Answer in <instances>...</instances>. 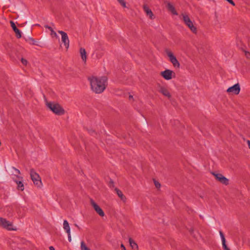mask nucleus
Masks as SVG:
<instances>
[{"label":"nucleus","mask_w":250,"mask_h":250,"mask_svg":"<svg viewBox=\"0 0 250 250\" xmlns=\"http://www.w3.org/2000/svg\"><path fill=\"white\" fill-rule=\"evenodd\" d=\"M88 80L90 83L91 88L93 92L97 94L102 93L106 88L107 78L106 77H89Z\"/></svg>","instance_id":"f257e3e1"},{"label":"nucleus","mask_w":250,"mask_h":250,"mask_svg":"<svg viewBox=\"0 0 250 250\" xmlns=\"http://www.w3.org/2000/svg\"><path fill=\"white\" fill-rule=\"evenodd\" d=\"M47 106L55 114L58 115H62L64 113V110L57 103L47 102Z\"/></svg>","instance_id":"f03ea898"},{"label":"nucleus","mask_w":250,"mask_h":250,"mask_svg":"<svg viewBox=\"0 0 250 250\" xmlns=\"http://www.w3.org/2000/svg\"><path fill=\"white\" fill-rule=\"evenodd\" d=\"M30 175L31 178L35 185L37 187H41L42 185L41 178L40 175L36 173L33 168H31L30 170Z\"/></svg>","instance_id":"7ed1b4c3"},{"label":"nucleus","mask_w":250,"mask_h":250,"mask_svg":"<svg viewBox=\"0 0 250 250\" xmlns=\"http://www.w3.org/2000/svg\"><path fill=\"white\" fill-rule=\"evenodd\" d=\"M0 227L8 230H16V228L13 227L12 223L7 221L6 219L0 217Z\"/></svg>","instance_id":"20e7f679"},{"label":"nucleus","mask_w":250,"mask_h":250,"mask_svg":"<svg viewBox=\"0 0 250 250\" xmlns=\"http://www.w3.org/2000/svg\"><path fill=\"white\" fill-rule=\"evenodd\" d=\"M183 19L185 23L189 27L190 30L193 33H196L197 28L195 26H194L192 21H191L188 16L187 15H183Z\"/></svg>","instance_id":"39448f33"},{"label":"nucleus","mask_w":250,"mask_h":250,"mask_svg":"<svg viewBox=\"0 0 250 250\" xmlns=\"http://www.w3.org/2000/svg\"><path fill=\"white\" fill-rule=\"evenodd\" d=\"M165 52L167 53V56L169 57V61L172 63L173 65L175 67L179 68L180 64L179 62L178 61L176 57L173 55V53L168 49H166L165 50Z\"/></svg>","instance_id":"423d86ee"},{"label":"nucleus","mask_w":250,"mask_h":250,"mask_svg":"<svg viewBox=\"0 0 250 250\" xmlns=\"http://www.w3.org/2000/svg\"><path fill=\"white\" fill-rule=\"evenodd\" d=\"M160 75L166 80H170L172 78H175V73L174 72L171 70L167 69L162 71Z\"/></svg>","instance_id":"0eeeda50"},{"label":"nucleus","mask_w":250,"mask_h":250,"mask_svg":"<svg viewBox=\"0 0 250 250\" xmlns=\"http://www.w3.org/2000/svg\"><path fill=\"white\" fill-rule=\"evenodd\" d=\"M211 174L214 176L216 180L220 182L221 183L227 186L229 184V180L226 177L224 176L220 173H216L214 172H212Z\"/></svg>","instance_id":"6e6552de"},{"label":"nucleus","mask_w":250,"mask_h":250,"mask_svg":"<svg viewBox=\"0 0 250 250\" xmlns=\"http://www.w3.org/2000/svg\"><path fill=\"white\" fill-rule=\"evenodd\" d=\"M90 204L94 208L95 211L101 217L104 216V213L101 207L96 203L92 199H90Z\"/></svg>","instance_id":"1a4fd4ad"},{"label":"nucleus","mask_w":250,"mask_h":250,"mask_svg":"<svg viewBox=\"0 0 250 250\" xmlns=\"http://www.w3.org/2000/svg\"><path fill=\"white\" fill-rule=\"evenodd\" d=\"M58 33L62 35V41L64 43L66 49L69 46V40L66 33L63 31H58Z\"/></svg>","instance_id":"9d476101"},{"label":"nucleus","mask_w":250,"mask_h":250,"mask_svg":"<svg viewBox=\"0 0 250 250\" xmlns=\"http://www.w3.org/2000/svg\"><path fill=\"white\" fill-rule=\"evenodd\" d=\"M240 91V87L238 83L235 84L233 86L229 87L227 90L228 93H233L236 95H238Z\"/></svg>","instance_id":"9b49d317"},{"label":"nucleus","mask_w":250,"mask_h":250,"mask_svg":"<svg viewBox=\"0 0 250 250\" xmlns=\"http://www.w3.org/2000/svg\"><path fill=\"white\" fill-rule=\"evenodd\" d=\"M11 26L16 34V36L18 39H20L21 37V31L17 27L14 22L12 21H10Z\"/></svg>","instance_id":"f8f14e48"},{"label":"nucleus","mask_w":250,"mask_h":250,"mask_svg":"<svg viewBox=\"0 0 250 250\" xmlns=\"http://www.w3.org/2000/svg\"><path fill=\"white\" fill-rule=\"evenodd\" d=\"M159 92L162 93L165 96L167 97L168 99H170L171 97L170 93L168 90L165 87L162 86H159Z\"/></svg>","instance_id":"ddd939ff"},{"label":"nucleus","mask_w":250,"mask_h":250,"mask_svg":"<svg viewBox=\"0 0 250 250\" xmlns=\"http://www.w3.org/2000/svg\"><path fill=\"white\" fill-rule=\"evenodd\" d=\"M143 9L145 12L146 13L147 16L151 20L154 19V15L150 9H149L146 5L143 6Z\"/></svg>","instance_id":"4468645a"},{"label":"nucleus","mask_w":250,"mask_h":250,"mask_svg":"<svg viewBox=\"0 0 250 250\" xmlns=\"http://www.w3.org/2000/svg\"><path fill=\"white\" fill-rule=\"evenodd\" d=\"M115 190L116 192V193L117 194L119 197L121 199V200L124 203L126 202V198L125 196L123 194V192L121 190H120L118 188H115Z\"/></svg>","instance_id":"2eb2a0df"},{"label":"nucleus","mask_w":250,"mask_h":250,"mask_svg":"<svg viewBox=\"0 0 250 250\" xmlns=\"http://www.w3.org/2000/svg\"><path fill=\"white\" fill-rule=\"evenodd\" d=\"M22 180H15L14 181L17 184V189L18 190H20L21 191H23L24 190V185L22 183Z\"/></svg>","instance_id":"dca6fc26"},{"label":"nucleus","mask_w":250,"mask_h":250,"mask_svg":"<svg viewBox=\"0 0 250 250\" xmlns=\"http://www.w3.org/2000/svg\"><path fill=\"white\" fill-rule=\"evenodd\" d=\"M81 58L83 61L84 62L86 61V52L84 48H81L80 49Z\"/></svg>","instance_id":"f3484780"},{"label":"nucleus","mask_w":250,"mask_h":250,"mask_svg":"<svg viewBox=\"0 0 250 250\" xmlns=\"http://www.w3.org/2000/svg\"><path fill=\"white\" fill-rule=\"evenodd\" d=\"M167 8L169 11H170L173 15H177L178 13L176 12L175 7L170 3H168L167 5Z\"/></svg>","instance_id":"a211bd4d"},{"label":"nucleus","mask_w":250,"mask_h":250,"mask_svg":"<svg viewBox=\"0 0 250 250\" xmlns=\"http://www.w3.org/2000/svg\"><path fill=\"white\" fill-rule=\"evenodd\" d=\"M129 244L132 249H133L134 250H138V247L137 244L135 242V241L132 238H129Z\"/></svg>","instance_id":"6ab92c4d"},{"label":"nucleus","mask_w":250,"mask_h":250,"mask_svg":"<svg viewBox=\"0 0 250 250\" xmlns=\"http://www.w3.org/2000/svg\"><path fill=\"white\" fill-rule=\"evenodd\" d=\"M63 226V229L66 231V233H69V232H70V228L69 223L67 220H64Z\"/></svg>","instance_id":"aec40b11"},{"label":"nucleus","mask_w":250,"mask_h":250,"mask_svg":"<svg viewBox=\"0 0 250 250\" xmlns=\"http://www.w3.org/2000/svg\"><path fill=\"white\" fill-rule=\"evenodd\" d=\"M12 169L15 170V173H13L12 174L14 175L15 176H16L17 178H18L20 180H22L23 177L20 176L19 175L21 174V171L18 169L15 168V167H12Z\"/></svg>","instance_id":"412c9836"},{"label":"nucleus","mask_w":250,"mask_h":250,"mask_svg":"<svg viewBox=\"0 0 250 250\" xmlns=\"http://www.w3.org/2000/svg\"><path fill=\"white\" fill-rule=\"evenodd\" d=\"M44 27L45 28L48 29L50 31L51 36H54V37H57V33L54 31L53 29L51 27L49 26L48 25H45Z\"/></svg>","instance_id":"4be33fe9"},{"label":"nucleus","mask_w":250,"mask_h":250,"mask_svg":"<svg viewBox=\"0 0 250 250\" xmlns=\"http://www.w3.org/2000/svg\"><path fill=\"white\" fill-rule=\"evenodd\" d=\"M219 233H220V235L221 239H222V245L223 244L226 243V239H225V236H224V233H223V232L220 230L219 231Z\"/></svg>","instance_id":"5701e85b"},{"label":"nucleus","mask_w":250,"mask_h":250,"mask_svg":"<svg viewBox=\"0 0 250 250\" xmlns=\"http://www.w3.org/2000/svg\"><path fill=\"white\" fill-rule=\"evenodd\" d=\"M81 249L82 250H90L88 247H87L83 241L81 242Z\"/></svg>","instance_id":"b1692460"},{"label":"nucleus","mask_w":250,"mask_h":250,"mask_svg":"<svg viewBox=\"0 0 250 250\" xmlns=\"http://www.w3.org/2000/svg\"><path fill=\"white\" fill-rule=\"evenodd\" d=\"M117 1L120 3V4L123 7H126V2L125 0H117Z\"/></svg>","instance_id":"393cba45"},{"label":"nucleus","mask_w":250,"mask_h":250,"mask_svg":"<svg viewBox=\"0 0 250 250\" xmlns=\"http://www.w3.org/2000/svg\"><path fill=\"white\" fill-rule=\"evenodd\" d=\"M108 186L110 188H113L114 187V183L111 179L110 180Z\"/></svg>","instance_id":"a878e982"},{"label":"nucleus","mask_w":250,"mask_h":250,"mask_svg":"<svg viewBox=\"0 0 250 250\" xmlns=\"http://www.w3.org/2000/svg\"><path fill=\"white\" fill-rule=\"evenodd\" d=\"M154 184H155V187H156L157 188H160V187H161V184H160V183L159 182H158V181H156V180H154Z\"/></svg>","instance_id":"bb28decb"},{"label":"nucleus","mask_w":250,"mask_h":250,"mask_svg":"<svg viewBox=\"0 0 250 250\" xmlns=\"http://www.w3.org/2000/svg\"><path fill=\"white\" fill-rule=\"evenodd\" d=\"M21 62L24 65H26L27 63V61L23 58H21Z\"/></svg>","instance_id":"cd10ccee"},{"label":"nucleus","mask_w":250,"mask_h":250,"mask_svg":"<svg viewBox=\"0 0 250 250\" xmlns=\"http://www.w3.org/2000/svg\"><path fill=\"white\" fill-rule=\"evenodd\" d=\"M223 246V248L224 250H230L227 246V245H226V243H225V244H223L222 245Z\"/></svg>","instance_id":"c85d7f7f"},{"label":"nucleus","mask_w":250,"mask_h":250,"mask_svg":"<svg viewBox=\"0 0 250 250\" xmlns=\"http://www.w3.org/2000/svg\"><path fill=\"white\" fill-rule=\"evenodd\" d=\"M31 31H32L31 28L30 27H28V28L26 30V34L27 35H29L30 34V33H31Z\"/></svg>","instance_id":"c756f323"},{"label":"nucleus","mask_w":250,"mask_h":250,"mask_svg":"<svg viewBox=\"0 0 250 250\" xmlns=\"http://www.w3.org/2000/svg\"><path fill=\"white\" fill-rule=\"evenodd\" d=\"M67 235H68V240L69 241V242H71L72 239H71L70 232H69V233H67Z\"/></svg>","instance_id":"7c9ffc66"},{"label":"nucleus","mask_w":250,"mask_h":250,"mask_svg":"<svg viewBox=\"0 0 250 250\" xmlns=\"http://www.w3.org/2000/svg\"><path fill=\"white\" fill-rule=\"evenodd\" d=\"M29 40L32 42V44H33V45L36 44V43H35L36 41H35V40L34 39H33L32 38H29Z\"/></svg>","instance_id":"2f4dec72"},{"label":"nucleus","mask_w":250,"mask_h":250,"mask_svg":"<svg viewBox=\"0 0 250 250\" xmlns=\"http://www.w3.org/2000/svg\"><path fill=\"white\" fill-rule=\"evenodd\" d=\"M245 55L247 58H249L250 57V53L249 52H246Z\"/></svg>","instance_id":"473e14b6"},{"label":"nucleus","mask_w":250,"mask_h":250,"mask_svg":"<svg viewBox=\"0 0 250 250\" xmlns=\"http://www.w3.org/2000/svg\"><path fill=\"white\" fill-rule=\"evenodd\" d=\"M88 132L90 134H93V133H95V131L93 130H88Z\"/></svg>","instance_id":"72a5a7b5"},{"label":"nucleus","mask_w":250,"mask_h":250,"mask_svg":"<svg viewBox=\"0 0 250 250\" xmlns=\"http://www.w3.org/2000/svg\"><path fill=\"white\" fill-rule=\"evenodd\" d=\"M121 247L122 249V250H126V249H125V246L123 244H121Z\"/></svg>","instance_id":"f704fd0d"},{"label":"nucleus","mask_w":250,"mask_h":250,"mask_svg":"<svg viewBox=\"0 0 250 250\" xmlns=\"http://www.w3.org/2000/svg\"><path fill=\"white\" fill-rule=\"evenodd\" d=\"M49 250H55V249L53 246L49 247Z\"/></svg>","instance_id":"c9c22d12"},{"label":"nucleus","mask_w":250,"mask_h":250,"mask_svg":"<svg viewBox=\"0 0 250 250\" xmlns=\"http://www.w3.org/2000/svg\"><path fill=\"white\" fill-rule=\"evenodd\" d=\"M248 144L249 147L250 149V141H249V140L248 141Z\"/></svg>","instance_id":"e433bc0d"},{"label":"nucleus","mask_w":250,"mask_h":250,"mask_svg":"<svg viewBox=\"0 0 250 250\" xmlns=\"http://www.w3.org/2000/svg\"><path fill=\"white\" fill-rule=\"evenodd\" d=\"M133 98V96L132 95H130L129 96V99H130L131 98Z\"/></svg>","instance_id":"4c0bfd02"},{"label":"nucleus","mask_w":250,"mask_h":250,"mask_svg":"<svg viewBox=\"0 0 250 250\" xmlns=\"http://www.w3.org/2000/svg\"><path fill=\"white\" fill-rule=\"evenodd\" d=\"M75 226H76L78 229H80V228L77 225V224H75Z\"/></svg>","instance_id":"58836bf2"}]
</instances>
